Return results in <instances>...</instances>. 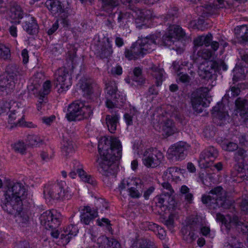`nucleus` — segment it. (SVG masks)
<instances>
[{"label": "nucleus", "instance_id": "1", "mask_svg": "<svg viewBox=\"0 0 248 248\" xmlns=\"http://www.w3.org/2000/svg\"><path fill=\"white\" fill-rule=\"evenodd\" d=\"M28 190L21 182H11L7 186L1 199V206L8 214L15 216V220L21 227H26L30 223V213L23 208Z\"/></svg>", "mask_w": 248, "mask_h": 248}, {"label": "nucleus", "instance_id": "2", "mask_svg": "<svg viewBox=\"0 0 248 248\" xmlns=\"http://www.w3.org/2000/svg\"><path fill=\"white\" fill-rule=\"evenodd\" d=\"M99 157L96 160L98 170L104 177H115L118 169L117 161L122 157V145L116 138L105 139L98 145Z\"/></svg>", "mask_w": 248, "mask_h": 248}, {"label": "nucleus", "instance_id": "3", "mask_svg": "<svg viewBox=\"0 0 248 248\" xmlns=\"http://www.w3.org/2000/svg\"><path fill=\"white\" fill-rule=\"evenodd\" d=\"M178 9L174 7L170 10L166 16H164V22H168V31L163 35L161 39L157 36V45L170 47L179 40L184 39L186 37V33L179 26L171 25L175 22V19L178 17Z\"/></svg>", "mask_w": 248, "mask_h": 248}, {"label": "nucleus", "instance_id": "4", "mask_svg": "<svg viewBox=\"0 0 248 248\" xmlns=\"http://www.w3.org/2000/svg\"><path fill=\"white\" fill-rule=\"evenodd\" d=\"M20 76V70L16 66H9L6 75L0 76V93L8 94L13 92Z\"/></svg>", "mask_w": 248, "mask_h": 248}, {"label": "nucleus", "instance_id": "5", "mask_svg": "<svg viewBox=\"0 0 248 248\" xmlns=\"http://www.w3.org/2000/svg\"><path fill=\"white\" fill-rule=\"evenodd\" d=\"M202 201L210 209H215L220 207L224 208L228 207V205L226 202L224 191L220 186H217L211 190L208 195H203Z\"/></svg>", "mask_w": 248, "mask_h": 248}, {"label": "nucleus", "instance_id": "6", "mask_svg": "<svg viewBox=\"0 0 248 248\" xmlns=\"http://www.w3.org/2000/svg\"><path fill=\"white\" fill-rule=\"evenodd\" d=\"M44 193L51 199L57 201H64L71 198L66 183L63 181L49 183L45 186Z\"/></svg>", "mask_w": 248, "mask_h": 248}, {"label": "nucleus", "instance_id": "7", "mask_svg": "<svg viewBox=\"0 0 248 248\" xmlns=\"http://www.w3.org/2000/svg\"><path fill=\"white\" fill-rule=\"evenodd\" d=\"M221 69L223 71L227 70V66L223 61L219 60L202 63L199 67L198 72L202 79L209 81L215 78L216 71Z\"/></svg>", "mask_w": 248, "mask_h": 248}, {"label": "nucleus", "instance_id": "8", "mask_svg": "<svg viewBox=\"0 0 248 248\" xmlns=\"http://www.w3.org/2000/svg\"><path fill=\"white\" fill-rule=\"evenodd\" d=\"M214 81L211 82L210 89L209 87H201L191 94V102L192 107L197 112L202 111V107H206L210 104L211 97L208 95V92L212 87Z\"/></svg>", "mask_w": 248, "mask_h": 248}, {"label": "nucleus", "instance_id": "9", "mask_svg": "<svg viewBox=\"0 0 248 248\" xmlns=\"http://www.w3.org/2000/svg\"><path fill=\"white\" fill-rule=\"evenodd\" d=\"M189 146L185 142L180 141L174 144L168 150V158L172 161L182 160L186 157Z\"/></svg>", "mask_w": 248, "mask_h": 248}, {"label": "nucleus", "instance_id": "10", "mask_svg": "<svg viewBox=\"0 0 248 248\" xmlns=\"http://www.w3.org/2000/svg\"><path fill=\"white\" fill-rule=\"evenodd\" d=\"M197 220L195 218L188 219L186 225L181 229L183 240L188 243H192L197 237L195 232L200 229V225Z\"/></svg>", "mask_w": 248, "mask_h": 248}, {"label": "nucleus", "instance_id": "11", "mask_svg": "<svg viewBox=\"0 0 248 248\" xmlns=\"http://www.w3.org/2000/svg\"><path fill=\"white\" fill-rule=\"evenodd\" d=\"M8 115V123L12 125L10 128L14 126L23 125L24 124V115L23 110L18 107L17 104L13 102L12 105L9 104Z\"/></svg>", "mask_w": 248, "mask_h": 248}, {"label": "nucleus", "instance_id": "12", "mask_svg": "<svg viewBox=\"0 0 248 248\" xmlns=\"http://www.w3.org/2000/svg\"><path fill=\"white\" fill-rule=\"evenodd\" d=\"M163 158V154L156 149L149 148L143 154V162L147 167L155 168L158 166Z\"/></svg>", "mask_w": 248, "mask_h": 248}, {"label": "nucleus", "instance_id": "13", "mask_svg": "<svg viewBox=\"0 0 248 248\" xmlns=\"http://www.w3.org/2000/svg\"><path fill=\"white\" fill-rule=\"evenodd\" d=\"M60 216L55 211H46L40 217V223L46 229H56L60 224Z\"/></svg>", "mask_w": 248, "mask_h": 248}, {"label": "nucleus", "instance_id": "14", "mask_svg": "<svg viewBox=\"0 0 248 248\" xmlns=\"http://www.w3.org/2000/svg\"><path fill=\"white\" fill-rule=\"evenodd\" d=\"M95 54L103 59L110 57L113 53L111 41L108 37H104L102 41H98L93 46Z\"/></svg>", "mask_w": 248, "mask_h": 248}, {"label": "nucleus", "instance_id": "15", "mask_svg": "<svg viewBox=\"0 0 248 248\" xmlns=\"http://www.w3.org/2000/svg\"><path fill=\"white\" fill-rule=\"evenodd\" d=\"M56 74V86L60 87L58 88V92L62 93L66 91L72 85L71 75L65 67L59 69Z\"/></svg>", "mask_w": 248, "mask_h": 248}, {"label": "nucleus", "instance_id": "16", "mask_svg": "<svg viewBox=\"0 0 248 248\" xmlns=\"http://www.w3.org/2000/svg\"><path fill=\"white\" fill-rule=\"evenodd\" d=\"M72 0H46V7L53 15L61 14L69 8Z\"/></svg>", "mask_w": 248, "mask_h": 248}, {"label": "nucleus", "instance_id": "17", "mask_svg": "<svg viewBox=\"0 0 248 248\" xmlns=\"http://www.w3.org/2000/svg\"><path fill=\"white\" fill-rule=\"evenodd\" d=\"M216 218L217 220L224 224L228 229H230L232 226H234L238 228L241 227V229L244 231H245V229L247 227L241 218L236 215H234L232 217L229 215L224 217L220 213H217Z\"/></svg>", "mask_w": 248, "mask_h": 248}, {"label": "nucleus", "instance_id": "18", "mask_svg": "<svg viewBox=\"0 0 248 248\" xmlns=\"http://www.w3.org/2000/svg\"><path fill=\"white\" fill-rule=\"evenodd\" d=\"M218 155L217 150L213 146H210L202 151L200 156L199 163L204 168H208Z\"/></svg>", "mask_w": 248, "mask_h": 248}, {"label": "nucleus", "instance_id": "19", "mask_svg": "<svg viewBox=\"0 0 248 248\" xmlns=\"http://www.w3.org/2000/svg\"><path fill=\"white\" fill-rule=\"evenodd\" d=\"M83 102L76 101L69 105L66 118L69 121H80L82 120V108Z\"/></svg>", "mask_w": 248, "mask_h": 248}, {"label": "nucleus", "instance_id": "20", "mask_svg": "<svg viewBox=\"0 0 248 248\" xmlns=\"http://www.w3.org/2000/svg\"><path fill=\"white\" fill-rule=\"evenodd\" d=\"M78 174L81 180L85 183L93 186H95L96 185V181L95 179L91 175H88L83 169V167L79 162L76 161L74 164V170L71 171L69 173V176L72 178H75V176Z\"/></svg>", "mask_w": 248, "mask_h": 248}, {"label": "nucleus", "instance_id": "21", "mask_svg": "<svg viewBox=\"0 0 248 248\" xmlns=\"http://www.w3.org/2000/svg\"><path fill=\"white\" fill-rule=\"evenodd\" d=\"M158 123L163 134L167 137L170 136L177 132L174 123L167 116L162 115L159 116Z\"/></svg>", "mask_w": 248, "mask_h": 248}, {"label": "nucleus", "instance_id": "22", "mask_svg": "<svg viewBox=\"0 0 248 248\" xmlns=\"http://www.w3.org/2000/svg\"><path fill=\"white\" fill-rule=\"evenodd\" d=\"M157 35H153L143 38L140 43L139 42L143 56L155 49V46L157 45Z\"/></svg>", "mask_w": 248, "mask_h": 248}, {"label": "nucleus", "instance_id": "23", "mask_svg": "<svg viewBox=\"0 0 248 248\" xmlns=\"http://www.w3.org/2000/svg\"><path fill=\"white\" fill-rule=\"evenodd\" d=\"M106 97L116 99L117 103H123L124 99L117 93V86L115 81H109L106 84Z\"/></svg>", "mask_w": 248, "mask_h": 248}, {"label": "nucleus", "instance_id": "24", "mask_svg": "<svg viewBox=\"0 0 248 248\" xmlns=\"http://www.w3.org/2000/svg\"><path fill=\"white\" fill-rule=\"evenodd\" d=\"M82 211L80 220L85 225H89L98 216L97 210L89 206H84Z\"/></svg>", "mask_w": 248, "mask_h": 248}, {"label": "nucleus", "instance_id": "25", "mask_svg": "<svg viewBox=\"0 0 248 248\" xmlns=\"http://www.w3.org/2000/svg\"><path fill=\"white\" fill-rule=\"evenodd\" d=\"M125 57L128 60H135L143 57L139 42L133 44L129 48H126L124 51Z\"/></svg>", "mask_w": 248, "mask_h": 248}, {"label": "nucleus", "instance_id": "26", "mask_svg": "<svg viewBox=\"0 0 248 248\" xmlns=\"http://www.w3.org/2000/svg\"><path fill=\"white\" fill-rule=\"evenodd\" d=\"M7 14L11 19L16 20L22 19L25 13L19 4L14 2L10 4L9 9L7 11Z\"/></svg>", "mask_w": 248, "mask_h": 248}, {"label": "nucleus", "instance_id": "27", "mask_svg": "<svg viewBox=\"0 0 248 248\" xmlns=\"http://www.w3.org/2000/svg\"><path fill=\"white\" fill-rule=\"evenodd\" d=\"M23 28L28 33L33 35L38 32L39 27L35 18L28 15L26 17Z\"/></svg>", "mask_w": 248, "mask_h": 248}, {"label": "nucleus", "instance_id": "28", "mask_svg": "<svg viewBox=\"0 0 248 248\" xmlns=\"http://www.w3.org/2000/svg\"><path fill=\"white\" fill-rule=\"evenodd\" d=\"M99 248H121L120 243L114 239H108L105 236H101L97 239Z\"/></svg>", "mask_w": 248, "mask_h": 248}, {"label": "nucleus", "instance_id": "29", "mask_svg": "<svg viewBox=\"0 0 248 248\" xmlns=\"http://www.w3.org/2000/svg\"><path fill=\"white\" fill-rule=\"evenodd\" d=\"M148 71L150 74L155 78V84L157 86H159L162 84V78L164 73V70L152 63L148 68Z\"/></svg>", "mask_w": 248, "mask_h": 248}, {"label": "nucleus", "instance_id": "30", "mask_svg": "<svg viewBox=\"0 0 248 248\" xmlns=\"http://www.w3.org/2000/svg\"><path fill=\"white\" fill-rule=\"evenodd\" d=\"M62 145V151L63 153H65L66 155L72 153L75 151V143L69 137H63Z\"/></svg>", "mask_w": 248, "mask_h": 248}, {"label": "nucleus", "instance_id": "31", "mask_svg": "<svg viewBox=\"0 0 248 248\" xmlns=\"http://www.w3.org/2000/svg\"><path fill=\"white\" fill-rule=\"evenodd\" d=\"M212 116L215 120L218 119L222 120L228 115L227 112L224 111V106L222 103H217L212 110Z\"/></svg>", "mask_w": 248, "mask_h": 248}, {"label": "nucleus", "instance_id": "32", "mask_svg": "<svg viewBox=\"0 0 248 248\" xmlns=\"http://www.w3.org/2000/svg\"><path fill=\"white\" fill-rule=\"evenodd\" d=\"M78 230V227L75 225L71 224L67 226L64 230V233L61 234V238L65 239V242H69L70 239L77 235Z\"/></svg>", "mask_w": 248, "mask_h": 248}, {"label": "nucleus", "instance_id": "33", "mask_svg": "<svg viewBox=\"0 0 248 248\" xmlns=\"http://www.w3.org/2000/svg\"><path fill=\"white\" fill-rule=\"evenodd\" d=\"M131 16L130 13L129 12L119 11L114 13V17L116 19L120 27H124L128 24L129 19L131 17Z\"/></svg>", "mask_w": 248, "mask_h": 248}, {"label": "nucleus", "instance_id": "34", "mask_svg": "<svg viewBox=\"0 0 248 248\" xmlns=\"http://www.w3.org/2000/svg\"><path fill=\"white\" fill-rule=\"evenodd\" d=\"M106 123L109 131L111 133H114L119 123V117L116 114L107 115L106 117Z\"/></svg>", "mask_w": 248, "mask_h": 248}, {"label": "nucleus", "instance_id": "35", "mask_svg": "<svg viewBox=\"0 0 248 248\" xmlns=\"http://www.w3.org/2000/svg\"><path fill=\"white\" fill-rule=\"evenodd\" d=\"M235 105L237 108L240 110V115H243L245 119H248V103L247 101L239 98L235 101Z\"/></svg>", "mask_w": 248, "mask_h": 248}, {"label": "nucleus", "instance_id": "36", "mask_svg": "<svg viewBox=\"0 0 248 248\" xmlns=\"http://www.w3.org/2000/svg\"><path fill=\"white\" fill-rule=\"evenodd\" d=\"M102 2L101 8L103 11L108 13H110L113 9L118 6L119 0H101Z\"/></svg>", "mask_w": 248, "mask_h": 248}, {"label": "nucleus", "instance_id": "37", "mask_svg": "<svg viewBox=\"0 0 248 248\" xmlns=\"http://www.w3.org/2000/svg\"><path fill=\"white\" fill-rule=\"evenodd\" d=\"M180 170L177 167H173L169 168L164 172L163 176L167 177V179L177 181L180 180Z\"/></svg>", "mask_w": 248, "mask_h": 248}, {"label": "nucleus", "instance_id": "38", "mask_svg": "<svg viewBox=\"0 0 248 248\" xmlns=\"http://www.w3.org/2000/svg\"><path fill=\"white\" fill-rule=\"evenodd\" d=\"M213 36L211 33H208L206 35H202L198 37L194 41V43L196 46H202L204 45L208 46L210 45V42L212 40Z\"/></svg>", "mask_w": 248, "mask_h": 248}, {"label": "nucleus", "instance_id": "39", "mask_svg": "<svg viewBox=\"0 0 248 248\" xmlns=\"http://www.w3.org/2000/svg\"><path fill=\"white\" fill-rule=\"evenodd\" d=\"M236 34L238 38L242 39L243 42H248V25H243L237 27L236 30Z\"/></svg>", "mask_w": 248, "mask_h": 248}, {"label": "nucleus", "instance_id": "40", "mask_svg": "<svg viewBox=\"0 0 248 248\" xmlns=\"http://www.w3.org/2000/svg\"><path fill=\"white\" fill-rule=\"evenodd\" d=\"M238 172V177L243 180H248V164L244 163L238 164L236 166Z\"/></svg>", "mask_w": 248, "mask_h": 248}, {"label": "nucleus", "instance_id": "41", "mask_svg": "<svg viewBox=\"0 0 248 248\" xmlns=\"http://www.w3.org/2000/svg\"><path fill=\"white\" fill-rule=\"evenodd\" d=\"M248 157V151L240 148L234 153L233 158L238 164L244 163L243 161Z\"/></svg>", "mask_w": 248, "mask_h": 248}, {"label": "nucleus", "instance_id": "42", "mask_svg": "<svg viewBox=\"0 0 248 248\" xmlns=\"http://www.w3.org/2000/svg\"><path fill=\"white\" fill-rule=\"evenodd\" d=\"M139 14L136 18L137 24L144 23L145 20L149 19L151 17V11L147 10H138Z\"/></svg>", "mask_w": 248, "mask_h": 248}, {"label": "nucleus", "instance_id": "43", "mask_svg": "<svg viewBox=\"0 0 248 248\" xmlns=\"http://www.w3.org/2000/svg\"><path fill=\"white\" fill-rule=\"evenodd\" d=\"M130 248H153L152 242L147 239H140L135 242Z\"/></svg>", "mask_w": 248, "mask_h": 248}, {"label": "nucleus", "instance_id": "44", "mask_svg": "<svg viewBox=\"0 0 248 248\" xmlns=\"http://www.w3.org/2000/svg\"><path fill=\"white\" fill-rule=\"evenodd\" d=\"M128 190H130L135 187H140L141 188L142 185L141 184V180L137 178H128L127 182H126Z\"/></svg>", "mask_w": 248, "mask_h": 248}, {"label": "nucleus", "instance_id": "45", "mask_svg": "<svg viewBox=\"0 0 248 248\" xmlns=\"http://www.w3.org/2000/svg\"><path fill=\"white\" fill-rule=\"evenodd\" d=\"M43 141L37 135H29L28 136L26 142L29 145L36 146Z\"/></svg>", "mask_w": 248, "mask_h": 248}, {"label": "nucleus", "instance_id": "46", "mask_svg": "<svg viewBox=\"0 0 248 248\" xmlns=\"http://www.w3.org/2000/svg\"><path fill=\"white\" fill-rule=\"evenodd\" d=\"M93 108L91 105H86L83 103V106L82 108V119L90 118L93 115Z\"/></svg>", "mask_w": 248, "mask_h": 248}, {"label": "nucleus", "instance_id": "47", "mask_svg": "<svg viewBox=\"0 0 248 248\" xmlns=\"http://www.w3.org/2000/svg\"><path fill=\"white\" fill-rule=\"evenodd\" d=\"M213 55V52L207 48L199 50L197 53V56L199 58H201L202 59L205 60L211 59Z\"/></svg>", "mask_w": 248, "mask_h": 248}, {"label": "nucleus", "instance_id": "48", "mask_svg": "<svg viewBox=\"0 0 248 248\" xmlns=\"http://www.w3.org/2000/svg\"><path fill=\"white\" fill-rule=\"evenodd\" d=\"M221 146L224 150L228 152H233L238 149V144L232 141H224Z\"/></svg>", "mask_w": 248, "mask_h": 248}, {"label": "nucleus", "instance_id": "49", "mask_svg": "<svg viewBox=\"0 0 248 248\" xmlns=\"http://www.w3.org/2000/svg\"><path fill=\"white\" fill-rule=\"evenodd\" d=\"M159 0H120L121 2L126 5V6L128 7L129 8H130L131 4L133 2H142L144 3L149 4V5H152L154 3L156 2Z\"/></svg>", "mask_w": 248, "mask_h": 248}, {"label": "nucleus", "instance_id": "50", "mask_svg": "<svg viewBox=\"0 0 248 248\" xmlns=\"http://www.w3.org/2000/svg\"><path fill=\"white\" fill-rule=\"evenodd\" d=\"M10 56V51L9 47L3 44H0V58L6 60L8 59Z\"/></svg>", "mask_w": 248, "mask_h": 248}, {"label": "nucleus", "instance_id": "51", "mask_svg": "<svg viewBox=\"0 0 248 248\" xmlns=\"http://www.w3.org/2000/svg\"><path fill=\"white\" fill-rule=\"evenodd\" d=\"M161 185L163 187L162 192L165 196L170 197L174 193L171 186L168 182H164Z\"/></svg>", "mask_w": 248, "mask_h": 248}, {"label": "nucleus", "instance_id": "52", "mask_svg": "<svg viewBox=\"0 0 248 248\" xmlns=\"http://www.w3.org/2000/svg\"><path fill=\"white\" fill-rule=\"evenodd\" d=\"M233 79L234 81H238L245 78L244 70L242 68L235 67L233 69Z\"/></svg>", "mask_w": 248, "mask_h": 248}, {"label": "nucleus", "instance_id": "53", "mask_svg": "<svg viewBox=\"0 0 248 248\" xmlns=\"http://www.w3.org/2000/svg\"><path fill=\"white\" fill-rule=\"evenodd\" d=\"M180 192L182 194H185V199L189 203H190L193 199V195L189 193V188L185 186H182L180 189Z\"/></svg>", "mask_w": 248, "mask_h": 248}, {"label": "nucleus", "instance_id": "54", "mask_svg": "<svg viewBox=\"0 0 248 248\" xmlns=\"http://www.w3.org/2000/svg\"><path fill=\"white\" fill-rule=\"evenodd\" d=\"M51 83L49 80L45 82L43 85V90L40 92V96L44 97L45 95L48 94L50 91Z\"/></svg>", "mask_w": 248, "mask_h": 248}, {"label": "nucleus", "instance_id": "55", "mask_svg": "<svg viewBox=\"0 0 248 248\" xmlns=\"http://www.w3.org/2000/svg\"><path fill=\"white\" fill-rule=\"evenodd\" d=\"M218 9L219 8H217V4H210L205 6L204 12L208 15H213L216 14Z\"/></svg>", "mask_w": 248, "mask_h": 248}, {"label": "nucleus", "instance_id": "56", "mask_svg": "<svg viewBox=\"0 0 248 248\" xmlns=\"http://www.w3.org/2000/svg\"><path fill=\"white\" fill-rule=\"evenodd\" d=\"M236 242L237 240L235 238L228 237L224 242L223 248H234L236 246Z\"/></svg>", "mask_w": 248, "mask_h": 248}, {"label": "nucleus", "instance_id": "57", "mask_svg": "<svg viewBox=\"0 0 248 248\" xmlns=\"http://www.w3.org/2000/svg\"><path fill=\"white\" fill-rule=\"evenodd\" d=\"M13 148L15 151L21 154H23L26 149L25 143L20 141L15 143Z\"/></svg>", "mask_w": 248, "mask_h": 248}, {"label": "nucleus", "instance_id": "58", "mask_svg": "<svg viewBox=\"0 0 248 248\" xmlns=\"http://www.w3.org/2000/svg\"><path fill=\"white\" fill-rule=\"evenodd\" d=\"M174 215L173 214H170L169 215L168 218L167 219H164L163 221L164 224L170 230H172L174 227Z\"/></svg>", "mask_w": 248, "mask_h": 248}, {"label": "nucleus", "instance_id": "59", "mask_svg": "<svg viewBox=\"0 0 248 248\" xmlns=\"http://www.w3.org/2000/svg\"><path fill=\"white\" fill-rule=\"evenodd\" d=\"M240 93V89L239 87L235 86L231 87L227 92V95L229 97H235L238 96Z\"/></svg>", "mask_w": 248, "mask_h": 248}, {"label": "nucleus", "instance_id": "60", "mask_svg": "<svg viewBox=\"0 0 248 248\" xmlns=\"http://www.w3.org/2000/svg\"><path fill=\"white\" fill-rule=\"evenodd\" d=\"M40 156L42 160L47 162L52 158L53 156V153L52 151H42L40 154Z\"/></svg>", "mask_w": 248, "mask_h": 248}, {"label": "nucleus", "instance_id": "61", "mask_svg": "<svg viewBox=\"0 0 248 248\" xmlns=\"http://www.w3.org/2000/svg\"><path fill=\"white\" fill-rule=\"evenodd\" d=\"M139 188H140V187H135L134 188L129 190L128 192L130 196L132 198H140L141 196V194L139 191Z\"/></svg>", "mask_w": 248, "mask_h": 248}, {"label": "nucleus", "instance_id": "62", "mask_svg": "<svg viewBox=\"0 0 248 248\" xmlns=\"http://www.w3.org/2000/svg\"><path fill=\"white\" fill-rule=\"evenodd\" d=\"M81 88L87 95H89L93 93L92 87L86 83L82 84L81 85Z\"/></svg>", "mask_w": 248, "mask_h": 248}, {"label": "nucleus", "instance_id": "63", "mask_svg": "<svg viewBox=\"0 0 248 248\" xmlns=\"http://www.w3.org/2000/svg\"><path fill=\"white\" fill-rule=\"evenodd\" d=\"M97 224L98 226H106L108 227V229L109 230L110 228V221L106 218H102L101 219H98L96 221Z\"/></svg>", "mask_w": 248, "mask_h": 248}, {"label": "nucleus", "instance_id": "64", "mask_svg": "<svg viewBox=\"0 0 248 248\" xmlns=\"http://www.w3.org/2000/svg\"><path fill=\"white\" fill-rule=\"evenodd\" d=\"M179 80L185 84H188L190 81V78L189 76L186 74H182L180 73L179 74Z\"/></svg>", "mask_w": 248, "mask_h": 248}]
</instances>
